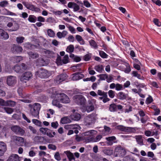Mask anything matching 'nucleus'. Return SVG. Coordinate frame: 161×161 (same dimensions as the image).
I'll list each match as a JSON object with an SVG mask.
<instances>
[{
	"label": "nucleus",
	"mask_w": 161,
	"mask_h": 161,
	"mask_svg": "<svg viewBox=\"0 0 161 161\" xmlns=\"http://www.w3.org/2000/svg\"><path fill=\"white\" fill-rule=\"evenodd\" d=\"M51 93L53 94L52 96L53 97H58L60 101L63 103H67L70 102L68 97L66 94L61 93L60 91L55 88H52L49 89Z\"/></svg>",
	"instance_id": "f257e3e1"
},
{
	"label": "nucleus",
	"mask_w": 161,
	"mask_h": 161,
	"mask_svg": "<svg viewBox=\"0 0 161 161\" xmlns=\"http://www.w3.org/2000/svg\"><path fill=\"white\" fill-rule=\"evenodd\" d=\"M97 134V131L94 130H90L86 131L82 134V136L84 137V139L86 142H91L94 135Z\"/></svg>",
	"instance_id": "f03ea898"
},
{
	"label": "nucleus",
	"mask_w": 161,
	"mask_h": 161,
	"mask_svg": "<svg viewBox=\"0 0 161 161\" xmlns=\"http://www.w3.org/2000/svg\"><path fill=\"white\" fill-rule=\"evenodd\" d=\"M97 119L96 114H94L89 115L84 119V124L86 126H89L94 124Z\"/></svg>",
	"instance_id": "7ed1b4c3"
},
{
	"label": "nucleus",
	"mask_w": 161,
	"mask_h": 161,
	"mask_svg": "<svg viewBox=\"0 0 161 161\" xmlns=\"http://www.w3.org/2000/svg\"><path fill=\"white\" fill-rule=\"evenodd\" d=\"M96 102V100L93 99L88 100V105L86 107L82 108V111L83 112L86 111L88 113H89L93 111L94 110V105L95 104Z\"/></svg>",
	"instance_id": "20e7f679"
},
{
	"label": "nucleus",
	"mask_w": 161,
	"mask_h": 161,
	"mask_svg": "<svg viewBox=\"0 0 161 161\" xmlns=\"http://www.w3.org/2000/svg\"><path fill=\"white\" fill-rule=\"evenodd\" d=\"M35 75L36 76L41 78H47L50 75V74L47 70L42 69L36 71Z\"/></svg>",
	"instance_id": "39448f33"
},
{
	"label": "nucleus",
	"mask_w": 161,
	"mask_h": 161,
	"mask_svg": "<svg viewBox=\"0 0 161 161\" xmlns=\"http://www.w3.org/2000/svg\"><path fill=\"white\" fill-rule=\"evenodd\" d=\"M74 98L75 102L78 105H84L86 102V98L81 95H76Z\"/></svg>",
	"instance_id": "423d86ee"
},
{
	"label": "nucleus",
	"mask_w": 161,
	"mask_h": 161,
	"mask_svg": "<svg viewBox=\"0 0 161 161\" xmlns=\"http://www.w3.org/2000/svg\"><path fill=\"white\" fill-rule=\"evenodd\" d=\"M11 139L12 141L20 146L25 145L26 142V141L24 138L21 137L14 136H12Z\"/></svg>",
	"instance_id": "0eeeda50"
},
{
	"label": "nucleus",
	"mask_w": 161,
	"mask_h": 161,
	"mask_svg": "<svg viewBox=\"0 0 161 161\" xmlns=\"http://www.w3.org/2000/svg\"><path fill=\"white\" fill-rule=\"evenodd\" d=\"M126 153L125 150L123 147L120 146H118L116 147L114 151V154L116 156H123Z\"/></svg>",
	"instance_id": "6e6552de"
},
{
	"label": "nucleus",
	"mask_w": 161,
	"mask_h": 161,
	"mask_svg": "<svg viewBox=\"0 0 161 161\" xmlns=\"http://www.w3.org/2000/svg\"><path fill=\"white\" fill-rule=\"evenodd\" d=\"M7 26L9 28H11L9 31H16L19 28V25L15 21H13V22H8L7 24Z\"/></svg>",
	"instance_id": "1a4fd4ad"
},
{
	"label": "nucleus",
	"mask_w": 161,
	"mask_h": 161,
	"mask_svg": "<svg viewBox=\"0 0 161 161\" xmlns=\"http://www.w3.org/2000/svg\"><path fill=\"white\" fill-rule=\"evenodd\" d=\"M116 129L122 131L127 132H133L135 130L133 128L125 127L122 125H119L116 126Z\"/></svg>",
	"instance_id": "9d476101"
},
{
	"label": "nucleus",
	"mask_w": 161,
	"mask_h": 161,
	"mask_svg": "<svg viewBox=\"0 0 161 161\" xmlns=\"http://www.w3.org/2000/svg\"><path fill=\"white\" fill-rule=\"evenodd\" d=\"M32 74L31 72H26L23 74L20 77V80L22 82H26L32 77Z\"/></svg>",
	"instance_id": "9b49d317"
},
{
	"label": "nucleus",
	"mask_w": 161,
	"mask_h": 161,
	"mask_svg": "<svg viewBox=\"0 0 161 161\" xmlns=\"http://www.w3.org/2000/svg\"><path fill=\"white\" fill-rule=\"evenodd\" d=\"M12 130L16 134L23 135L25 133V131L18 126H14L11 127Z\"/></svg>",
	"instance_id": "f8f14e48"
},
{
	"label": "nucleus",
	"mask_w": 161,
	"mask_h": 161,
	"mask_svg": "<svg viewBox=\"0 0 161 161\" xmlns=\"http://www.w3.org/2000/svg\"><path fill=\"white\" fill-rule=\"evenodd\" d=\"M68 7L69 8H73L74 12H80V11H79L80 9L79 6L75 3L69 2L68 4Z\"/></svg>",
	"instance_id": "ddd939ff"
},
{
	"label": "nucleus",
	"mask_w": 161,
	"mask_h": 161,
	"mask_svg": "<svg viewBox=\"0 0 161 161\" xmlns=\"http://www.w3.org/2000/svg\"><path fill=\"white\" fill-rule=\"evenodd\" d=\"M7 82L8 86H13L16 83V78L14 76H8L7 78Z\"/></svg>",
	"instance_id": "4468645a"
},
{
	"label": "nucleus",
	"mask_w": 161,
	"mask_h": 161,
	"mask_svg": "<svg viewBox=\"0 0 161 161\" xmlns=\"http://www.w3.org/2000/svg\"><path fill=\"white\" fill-rule=\"evenodd\" d=\"M27 69V67L24 64L19 65H16L14 67V69L17 73H20Z\"/></svg>",
	"instance_id": "2eb2a0df"
},
{
	"label": "nucleus",
	"mask_w": 161,
	"mask_h": 161,
	"mask_svg": "<svg viewBox=\"0 0 161 161\" xmlns=\"http://www.w3.org/2000/svg\"><path fill=\"white\" fill-rule=\"evenodd\" d=\"M67 77L66 74H63L58 75L56 78L55 81L56 83L59 84L64 81Z\"/></svg>",
	"instance_id": "dca6fc26"
},
{
	"label": "nucleus",
	"mask_w": 161,
	"mask_h": 161,
	"mask_svg": "<svg viewBox=\"0 0 161 161\" xmlns=\"http://www.w3.org/2000/svg\"><path fill=\"white\" fill-rule=\"evenodd\" d=\"M65 128L66 129H75L74 132L76 134H77L79 132L78 130H79L80 127L78 125H66L65 126Z\"/></svg>",
	"instance_id": "f3484780"
},
{
	"label": "nucleus",
	"mask_w": 161,
	"mask_h": 161,
	"mask_svg": "<svg viewBox=\"0 0 161 161\" xmlns=\"http://www.w3.org/2000/svg\"><path fill=\"white\" fill-rule=\"evenodd\" d=\"M48 92L51 94V96L52 98H54L52 102L53 105V106H55L59 108L61 107L62 105L59 103V101H60L58 100V97H53L52 96L53 94H54V93L53 94L51 93L49 91V90L48 91Z\"/></svg>",
	"instance_id": "a211bd4d"
},
{
	"label": "nucleus",
	"mask_w": 161,
	"mask_h": 161,
	"mask_svg": "<svg viewBox=\"0 0 161 161\" xmlns=\"http://www.w3.org/2000/svg\"><path fill=\"white\" fill-rule=\"evenodd\" d=\"M7 149V146L3 142H0V156L3 155Z\"/></svg>",
	"instance_id": "6ab92c4d"
},
{
	"label": "nucleus",
	"mask_w": 161,
	"mask_h": 161,
	"mask_svg": "<svg viewBox=\"0 0 161 161\" xmlns=\"http://www.w3.org/2000/svg\"><path fill=\"white\" fill-rule=\"evenodd\" d=\"M7 161H20V160L18 155L13 154L9 157Z\"/></svg>",
	"instance_id": "aec40b11"
},
{
	"label": "nucleus",
	"mask_w": 161,
	"mask_h": 161,
	"mask_svg": "<svg viewBox=\"0 0 161 161\" xmlns=\"http://www.w3.org/2000/svg\"><path fill=\"white\" fill-rule=\"evenodd\" d=\"M11 50L13 53H20L23 51V49L21 47L16 46L15 45H13Z\"/></svg>",
	"instance_id": "412c9836"
},
{
	"label": "nucleus",
	"mask_w": 161,
	"mask_h": 161,
	"mask_svg": "<svg viewBox=\"0 0 161 161\" xmlns=\"http://www.w3.org/2000/svg\"><path fill=\"white\" fill-rule=\"evenodd\" d=\"M84 77V75L79 73L73 74L72 77V80H77L83 78Z\"/></svg>",
	"instance_id": "4be33fe9"
},
{
	"label": "nucleus",
	"mask_w": 161,
	"mask_h": 161,
	"mask_svg": "<svg viewBox=\"0 0 161 161\" xmlns=\"http://www.w3.org/2000/svg\"><path fill=\"white\" fill-rule=\"evenodd\" d=\"M0 37L2 39L6 40L8 38V34L2 29H0Z\"/></svg>",
	"instance_id": "5701e85b"
},
{
	"label": "nucleus",
	"mask_w": 161,
	"mask_h": 161,
	"mask_svg": "<svg viewBox=\"0 0 161 161\" xmlns=\"http://www.w3.org/2000/svg\"><path fill=\"white\" fill-rule=\"evenodd\" d=\"M22 3L28 9L31 10L34 9V6L31 3L25 1H22Z\"/></svg>",
	"instance_id": "b1692460"
},
{
	"label": "nucleus",
	"mask_w": 161,
	"mask_h": 161,
	"mask_svg": "<svg viewBox=\"0 0 161 161\" xmlns=\"http://www.w3.org/2000/svg\"><path fill=\"white\" fill-rule=\"evenodd\" d=\"M42 52L45 53L47 56L49 57H53L54 56V53L51 51L43 49L42 50Z\"/></svg>",
	"instance_id": "393cba45"
},
{
	"label": "nucleus",
	"mask_w": 161,
	"mask_h": 161,
	"mask_svg": "<svg viewBox=\"0 0 161 161\" xmlns=\"http://www.w3.org/2000/svg\"><path fill=\"white\" fill-rule=\"evenodd\" d=\"M135 138L137 142L141 146L143 145V140L141 135L136 136H135Z\"/></svg>",
	"instance_id": "a878e982"
},
{
	"label": "nucleus",
	"mask_w": 161,
	"mask_h": 161,
	"mask_svg": "<svg viewBox=\"0 0 161 161\" xmlns=\"http://www.w3.org/2000/svg\"><path fill=\"white\" fill-rule=\"evenodd\" d=\"M68 34V32L66 31H63L62 32H58L57 35L59 38L65 37Z\"/></svg>",
	"instance_id": "bb28decb"
},
{
	"label": "nucleus",
	"mask_w": 161,
	"mask_h": 161,
	"mask_svg": "<svg viewBox=\"0 0 161 161\" xmlns=\"http://www.w3.org/2000/svg\"><path fill=\"white\" fill-rule=\"evenodd\" d=\"M106 139L107 141V143L109 145H111L113 144V141L116 139L114 136L106 137Z\"/></svg>",
	"instance_id": "cd10ccee"
},
{
	"label": "nucleus",
	"mask_w": 161,
	"mask_h": 161,
	"mask_svg": "<svg viewBox=\"0 0 161 161\" xmlns=\"http://www.w3.org/2000/svg\"><path fill=\"white\" fill-rule=\"evenodd\" d=\"M94 69L99 73H101L103 70L104 67L101 65H98L95 66Z\"/></svg>",
	"instance_id": "c85d7f7f"
},
{
	"label": "nucleus",
	"mask_w": 161,
	"mask_h": 161,
	"mask_svg": "<svg viewBox=\"0 0 161 161\" xmlns=\"http://www.w3.org/2000/svg\"><path fill=\"white\" fill-rule=\"evenodd\" d=\"M29 58L30 59H35L38 58L39 56V55L36 53H34L32 52H29L28 53Z\"/></svg>",
	"instance_id": "c756f323"
},
{
	"label": "nucleus",
	"mask_w": 161,
	"mask_h": 161,
	"mask_svg": "<svg viewBox=\"0 0 161 161\" xmlns=\"http://www.w3.org/2000/svg\"><path fill=\"white\" fill-rule=\"evenodd\" d=\"M103 152L106 155H110L113 154V150L109 148H107L103 150Z\"/></svg>",
	"instance_id": "7c9ffc66"
},
{
	"label": "nucleus",
	"mask_w": 161,
	"mask_h": 161,
	"mask_svg": "<svg viewBox=\"0 0 161 161\" xmlns=\"http://www.w3.org/2000/svg\"><path fill=\"white\" fill-rule=\"evenodd\" d=\"M127 96V94H125L123 92H120L118 93V97L120 99L124 100L126 99Z\"/></svg>",
	"instance_id": "2f4dec72"
},
{
	"label": "nucleus",
	"mask_w": 161,
	"mask_h": 161,
	"mask_svg": "<svg viewBox=\"0 0 161 161\" xmlns=\"http://www.w3.org/2000/svg\"><path fill=\"white\" fill-rule=\"evenodd\" d=\"M75 38L77 41L81 45H83L84 44L85 41L81 36L79 35H76Z\"/></svg>",
	"instance_id": "473e14b6"
},
{
	"label": "nucleus",
	"mask_w": 161,
	"mask_h": 161,
	"mask_svg": "<svg viewBox=\"0 0 161 161\" xmlns=\"http://www.w3.org/2000/svg\"><path fill=\"white\" fill-rule=\"evenodd\" d=\"M41 108V105L38 103H35L32 106V108H31L32 109H34L35 110L37 111L38 112H39V111Z\"/></svg>",
	"instance_id": "72a5a7b5"
},
{
	"label": "nucleus",
	"mask_w": 161,
	"mask_h": 161,
	"mask_svg": "<svg viewBox=\"0 0 161 161\" xmlns=\"http://www.w3.org/2000/svg\"><path fill=\"white\" fill-rule=\"evenodd\" d=\"M30 112L31 114L33 116L36 117H39V112H38L37 111H36V110L31 108Z\"/></svg>",
	"instance_id": "f704fd0d"
},
{
	"label": "nucleus",
	"mask_w": 161,
	"mask_h": 161,
	"mask_svg": "<svg viewBox=\"0 0 161 161\" xmlns=\"http://www.w3.org/2000/svg\"><path fill=\"white\" fill-rule=\"evenodd\" d=\"M4 14L5 15L16 16L17 14L13 12H12L7 9H5L3 10Z\"/></svg>",
	"instance_id": "c9c22d12"
},
{
	"label": "nucleus",
	"mask_w": 161,
	"mask_h": 161,
	"mask_svg": "<svg viewBox=\"0 0 161 161\" xmlns=\"http://www.w3.org/2000/svg\"><path fill=\"white\" fill-rule=\"evenodd\" d=\"M72 118L75 120L78 121L81 118L80 115L78 113H75L72 116Z\"/></svg>",
	"instance_id": "e433bc0d"
},
{
	"label": "nucleus",
	"mask_w": 161,
	"mask_h": 161,
	"mask_svg": "<svg viewBox=\"0 0 161 161\" xmlns=\"http://www.w3.org/2000/svg\"><path fill=\"white\" fill-rule=\"evenodd\" d=\"M74 47L73 45L71 44L67 47L66 51L69 53H71L74 52Z\"/></svg>",
	"instance_id": "4c0bfd02"
},
{
	"label": "nucleus",
	"mask_w": 161,
	"mask_h": 161,
	"mask_svg": "<svg viewBox=\"0 0 161 161\" xmlns=\"http://www.w3.org/2000/svg\"><path fill=\"white\" fill-rule=\"evenodd\" d=\"M37 19V18L33 15H30L28 18V20L29 22L31 23L35 22Z\"/></svg>",
	"instance_id": "58836bf2"
},
{
	"label": "nucleus",
	"mask_w": 161,
	"mask_h": 161,
	"mask_svg": "<svg viewBox=\"0 0 161 161\" xmlns=\"http://www.w3.org/2000/svg\"><path fill=\"white\" fill-rule=\"evenodd\" d=\"M71 122L70 119L67 117L62 118L61 120V122L62 124H66L69 123Z\"/></svg>",
	"instance_id": "ea45409f"
},
{
	"label": "nucleus",
	"mask_w": 161,
	"mask_h": 161,
	"mask_svg": "<svg viewBox=\"0 0 161 161\" xmlns=\"http://www.w3.org/2000/svg\"><path fill=\"white\" fill-rule=\"evenodd\" d=\"M64 153L66 154L69 159L70 160L74 159L73 154L69 151H65Z\"/></svg>",
	"instance_id": "a19ab883"
},
{
	"label": "nucleus",
	"mask_w": 161,
	"mask_h": 161,
	"mask_svg": "<svg viewBox=\"0 0 161 161\" xmlns=\"http://www.w3.org/2000/svg\"><path fill=\"white\" fill-rule=\"evenodd\" d=\"M89 43L90 45L95 49H97L98 47V46L96 42L93 40H91L89 41Z\"/></svg>",
	"instance_id": "79ce46f5"
},
{
	"label": "nucleus",
	"mask_w": 161,
	"mask_h": 161,
	"mask_svg": "<svg viewBox=\"0 0 161 161\" xmlns=\"http://www.w3.org/2000/svg\"><path fill=\"white\" fill-rule=\"evenodd\" d=\"M102 138V136L101 135L97 136L95 138L93 137L91 142H96L99 141Z\"/></svg>",
	"instance_id": "37998d69"
},
{
	"label": "nucleus",
	"mask_w": 161,
	"mask_h": 161,
	"mask_svg": "<svg viewBox=\"0 0 161 161\" xmlns=\"http://www.w3.org/2000/svg\"><path fill=\"white\" fill-rule=\"evenodd\" d=\"M38 64L40 66H43L45 65L47 63L42 58H40L38 60Z\"/></svg>",
	"instance_id": "c03bdc74"
},
{
	"label": "nucleus",
	"mask_w": 161,
	"mask_h": 161,
	"mask_svg": "<svg viewBox=\"0 0 161 161\" xmlns=\"http://www.w3.org/2000/svg\"><path fill=\"white\" fill-rule=\"evenodd\" d=\"M5 106H11L12 107L14 106L15 104V103L11 100H8L5 102Z\"/></svg>",
	"instance_id": "a18cd8bd"
},
{
	"label": "nucleus",
	"mask_w": 161,
	"mask_h": 161,
	"mask_svg": "<svg viewBox=\"0 0 161 161\" xmlns=\"http://www.w3.org/2000/svg\"><path fill=\"white\" fill-rule=\"evenodd\" d=\"M48 35L50 37H53L55 36V33L51 29H48L47 30Z\"/></svg>",
	"instance_id": "49530a36"
},
{
	"label": "nucleus",
	"mask_w": 161,
	"mask_h": 161,
	"mask_svg": "<svg viewBox=\"0 0 161 161\" xmlns=\"http://www.w3.org/2000/svg\"><path fill=\"white\" fill-rule=\"evenodd\" d=\"M109 110L111 112H114L117 110V106L115 104H111L109 106Z\"/></svg>",
	"instance_id": "de8ad7c7"
},
{
	"label": "nucleus",
	"mask_w": 161,
	"mask_h": 161,
	"mask_svg": "<svg viewBox=\"0 0 161 161\" xmlns=\"http://www.w3.org/2000/svg\"><path fill=\"white\" fill-rule=\"evenodd\" d=\"M100 56L103 58H107L108 55L104 52L102 51H98Z\"/></svg>",
	"instance_id": "09e8293b"
},
{
	"label": "nucleus",
	"mask_w": 161,
	"mask_h": 161,
	"mask_svg": "<svg viewBox=\"0 0 161 161\" xmlns=\"http://www.w3.org/2000/svg\"><path fill=\"white\" fill-rule=\"evenodd\" d=\"M46 134L50 137H53L55 135L56 133L55 132L53 131L52 130L49 129V130L47 131Z\"/></svg>",
	"instance_id": "8fccbe9b"
},
{
	"label": "nucleus",
	"mask_w": 161,
	"mask_h": 161,
	"mask_svg": "<svg viewBox=\"0 0 161 161\" xmlns=\"http://www.w3.org/2000/svg\"><path fill=\"white\" fill-rule=\"evenodd\" d=\"M125 65L126 66V69H124L123 70L124 71L125 73H128L131 71L130 66L129 64L127 63H125Z\"/></svg>",
	"instance_id": "3c124183"
},
{
	"label": "nucleus",
	"mask_w": 161,
	"mask_h": 161,
	"mask_svg": "<svg viewBox=\"0 0 161 161\" xmlns=\"http://www.w3.org/2000/svg\"><path fill=\"white\" fill-rule=\"evenodd\" d=\"M40 131L43 134H46L47 131L49 130V129L47 128L42 127L40 129Z\"/></svg>",
	"instance_id": "603ef678"
},
{
	"label": "nucleus",
	"mask_w": 161,
	"mask_h": 161,
	"mask_svg": "<svg viewBox=\"0 0 161 161\" xmlns=\"http://www.w3.org/2000/svg\"><path fill=\"white\" fill-rule=\"evenodd\" d=\"M33 123L36 125H37L41 127L42 126V124L41 122L36 119H33L32 120Z\"/></svg>",
	"instance_id": "864d4df0"
},
{
	"label": "nucleus",
	"mask_w": 161,
	"mask_h": 161,
	"mask_svg": "<svg viewBox=\"0 0 161 161\" xmlns=\"http://www.w3.org/2000/svg\"><path fill=\"white\" fill-rule=\"evenodd\" d=\"M153 131H151L150 130H146L145 131L144 133L147 136H154Z\"/></svg>",
	"instance_id": "5fc2aeb1"
},
{
	"label": "nucleus",
	"mask_w": 161,
	"mask_h": 161,
	"mask_svg": "<svg viewBox=\"0 0 161 161\" xmlns=\"http://www.w3.org/2000/svg\"><path fill=\"white\" fill-rule=\"evenodd\" d=\"M25 38L23 37H18L16 38V41L18 43H21L23 42Z\"/></svg>",
	"instance_id": "6e6d98bb"
},
{
	"label": "nucleus",
	"mask_w": 161,
	"mask_h": 161,
	"mask_svg": "<svg viewBox=\"0 0 161 161\" xmlns=\"http://www.w3.org/2000/svg\"><path fill=\"white\" fill-rule=\"evenodd\" d=\"M123 86L121 84L118 83L116 84V86L115 89L118 91H120L124 89Z\"/></svg>",
	"instance_id": "4d7b16f0"
},
{
	"label": "nucleus",
	"mask_w": 161,
	"mask_h": 161,
	"mask_svg": "<svg viewBox=\"0 0 161 161\" xmlns=\"http://www.w3.org/2000/svg\"><path fill=\"white\" fill-rule=\"evenodd\" d=\"M123 161H136V160L132 157L129 156H126L124 158Z\"/></svg>",
	"instance_id": "13d9d810"
},
{
	"label": "nucleus",
	"mask_w": 161,
	"mask_h": 161,
	"mask_svg": "<svg viewBox=\"0 0 161 161\" xmlns=\"http://www.w3.org/2000/svg\"><path fill=\"white\" fill-rule=\"evenodd\" d=\"M69 59L68 56V55H65L63 57V58L62 60V62L64 64H67L69 62Z\"/></svg>",
	"instance_id": "bf43d9fd"
},
{
	"label": "nucleus",
	"mask_w": 161,
	"mask_h": 161,
	"mask_svg": "<svg viewBox=\"0 0 161 161\" xmlns=\"http://www.w3.org/2000/svg\"><path fill=\"white\" fill-rule=\"evenodd\" d=\"M4 109L5 112L8 114H11L13 112V109L8 107H4Z\"/></svg>",
	"instance_id": "052dcab7"
},
{
	"label": "nucleus",
	"mask_w": 161,
	"mask_h": 161,
	"mask_svg": "<svg viewBox=\"0 0 161 161\" xmlns=\"http://www.w3.org/2000/svg\"><path fill=\"white\" fill-rule=\"evenodd\" d=\"M97 94L100 96H106V94H107V93L105 92L104 91H102L100 90H98L97 92Z\"/></svg>",
	"instance_id": "680f3d73"
},
{
	"label": "nucleus",
	"mask_w": 161,
	"mask_h": 161,
	"mask_svg": "<svg viewBox=\"0 0 161 161\" xmlns=\"http://www.w3.org/2000/svg\"><path fill=\"white\" fill-rule=\"evenodd\" d=\"M108 93L109 97L111 98H113L115 96V92L112 90H109Z\"/></svg>",
	"instance_id": "e2e57ef3"
},
{
	"label": "nucleus",
	"mask_w": 161,
	"mask_h": 161,
	"mask_svg": "<svg viewBox=\"0 0 161 161\" xmlns=\"http://www.w3.org/2000/svg\"><path fill=\"white\" fill-rule=\"evenodd\" d=\"M67 27L71 33L75 34L76 33L75 29L73 26L68 25L67 26Z\"/></svg>",
	"instance_id": "0e129e2a"
},
{
	"label": "nucleus",
	"mask_w": 161,
	"mask_h": 161,
	"mask_svg": "<svg viewBox=\"0 0 161 161\" xmlns=\"http://www.w3.org/2000/svg\"><path fill=\"white\" fill-rule=\"evenodd\" d=\"M8 4L7 1L4 0L0 2V6L2 7H5L7 6Z\"/></svg>",
	"instance_id": "69168bd1"
},
{
	"label": "nucleus",
	"mask_w": 161,
	"mask_h": 161,
	"mask_svg": "<svg viewBox=\"0 0 161 161\" xmlns=\"http://www.w3.org/2000/svg\"><path fill=\"white\" fill-rule=\"evenodd\" d=\"M133 76L136 77L139 79H141V75L138 74V72L136 71H133L132 73Z\"/></svg>",
	"instance_id": "338daca9"
},
{
	"label": "nucleus",
	"mask_w": 161,
	"mask_h": 161,
	"mask_svg": "<svg viewBox=\"0 0 161 161\" xmlns=\"http://www.w3.org/2000/svg\"><path fill=\"white\" fill-rule=\"evenodd\" d=\"M92 54L91 53L87 54L84 56V59L86 61H89L91 58Z\"/></svg>",
	"instance_id": "774afa93"
}]
</instances>
